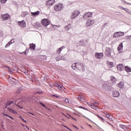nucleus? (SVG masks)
Wrapping results in <instances>:
<instances>
[{
    "label": "nucleus",
    "instance_id": "obj_1",
    "mask_svg": "<svg viewBox=\"0 0 131 131\" xmlns=\"http://www.w3.org/2000/svg\"><path fill=\"white\" fill-rule=\"evenodd\" d=\"M72 68L74 70H79V71H84V66L82 63L80 62H76L73 63L72 65Z\"/></svg>",
    "mask_w": 131,
    "mask_h": 131
},
{
    "label": "nucleus",
    "instance_id": "obj_2",
    "mask_svg": "<svg viewBox=\"0 0 131 131\" xmlns=\"http://www.w3.org/2000/svg\"><path fill=\"white\" fill-rule=\"evenodd\" d=\"M63 6L62 4L59 3L54 6V11L60 12L63 10Z\"/></svg>",
    "mask_w": 131,
    "mask_h": 131
},
{
    "label": "nucleus",
    "instance_id": "obj_3",
    "mask_svg": "<svg viewBox=\"0 0 131 131\" xmlns=\"http://www.w3.org/2000/svg\"><path fill=\"white\" fill-rule=\"evenodd\" d=\"M41 24L43 26H45V27H47L48 26L51 24V21L48 18H44L42 19Z\"/></svg>",
    "mask_w": 131,
    "mask_h": 131
},
{
    "label": "nucleus",
    "instance_id": "obj_4",
    "mask_svg": "<svg viewBox=\"0 0 131 131\" xmlns=\"http://www.w3.org/2000/svg\"><path fill=\"white\" fill-rule=\"evenodd\" d=\"M1 19L3 20V21H6L7 20H9V19H11V15H10V14L8 13L2 14Z\"/></svg>",
    "mask_w": 131,
    "mask_h": 131
},
{
    "label": "nucleus",
    "instance_id": "obj_5",
    "mask_svg": "<svg viewBox=\"0 0 131 131\" xmlns=\"http://www.w3.org/2000/svg\"><path fill=\"white\" fill-rule=\"evenodd\" d=\"M80 14V12L79 10H75L72 13L71 15V19H75L78 15Z\"/></svg>",
    "mask_w": 131,
    "mask_h": 131
},
{
    "label": "nucleus",
    "instance_id": "obj_6",
    "mask_svg": "<svg viewBox=\"0 0 131 131\" xmlns=\"http://www.w3.org/2000/svg\"><path fill=\"white\" fill-rule=\"evenodd\" d=\"M124 35V32H116L114 35H113V37H115V38L119 37V36H122Z\"/></svg>",
    "mask_w": 131,
    "mask_h": 131
},
{
    "label": "nucleus",
    "instance_id": "obj_7",
    "mask_svg": "<svg viewBox=\"0 0 131 131\" xmlns=\"http://www.w3.org/2000/svg\"><path fill=\"white\" fill-rule=\"evenodd\" d=\"M94 23H95V21H94V19H88L86 23V26L87 27H89V26H92V25H93V24H94Z\"/></svg>",
    "mask_w": 131,
    "mask_h": 131
},
{
    "label": "nucleus",
    "instance_id": "obj_8",
    "mask_svg": "<svg viewBox=\"0 0 131 131\" xmlns=\"http://www.w3.org/2000/svg\"><path fill=\"white\" fill-rule=\"evenodd\" d=\"M55 3V0H48L46 3V6H47V7H51V6H53Z\"/></svg>",
    "mask_w": 131,
    "mask_h": 131
},
{
    "label": "nucleus",
    "instance_id": "obj_9",
    "mask_svg": "<svg viewBox=\"0 0 131 131\" xmlns=\"http://www.w3.org/2000/svg\"><path fill=\"white\" fill-rule=\"evenodd\" d=\"M18 23L19 26H20L22 28L26 27V23H25V20H23L21 21H18Z\"/></svg>",
    "mask_w": 131,
    "mask_h": 131
},
{
    "label": "nucleus",
    "instance_id": "obj_10",
    "mask_svg": "<svg viewBox=\"0 0 131 131\" xmlns=\"http://www.w3.org/2000/svg\"><path fill=\"white\" fill-rule=\"evenodd\" d=\"M104 56V53H95V57L97 58V59H102Z\"/></svg>",
    "mask_w": 131,
    "mask_h": 131
},
{
    "label": "nucleus",
    "instance_id": "obj_11",
    "mask_svg": "<svg viewBox=\"0 0 131 131\" xmlns=\"http://www.w3.org/2000/svg\"><path fill=\"white\" fill-rule=\"evenodd\" d=\"M92 15H93L92 13L87 12L84 15L83 18L84 19H88V18H91V17H92Z\"/></svg>",
    "mask_w": 131,
    "mask_h": 131
},
{
    "label": "nucleus",
    "instance_id": "obj_12",
    "mask_svg": "<svg viewBox=\"0 0 131 131\" xmlns=\"http://www.w3.org/2000/svg\"><path fill=\"white\" fill-rule=\"evenodd\" d=\"M105 55H106L107 57H110L111 56V49L110 48L106 49Z\"/></svg>",
    "mask_w": 131,
    "mask_h": 131
},
{
    "label": "nucleus",
    "instance_id": "obj_13",
    "mask_svg": "<svg viewBox=\"0 0 131 131\" xmlns=\"http://www.w3.org/2000/svg\"><path fill=\"white\" fill-rule=\"evenodd\" d=\"M112 94L113 97H115V98H118V96L120 95L119 92L116 91H113Z\"/></svg>",
    "mask_w": 131,
    "mask_h": 131
},
{
    "label": "nucleus",
    "instance_id": "obj_14",
    "mask_svg": "<svg viewBox=\"0 0 131 131\" xmlns=\"http://www.w3.org/2000/svg\"><path fill=\"white\" fill-rule=\"evenodd\" d=\"M106 64L108 67V68H112L114 67V64L113 63V62H110V61H107Z\"/></svg>",
    "mask_w": 131,
    "mask_h": 131
},
{
    "label": "nucleus",
    "instance_id": "obj_15",
    "mask_svg": "<svg viewBox=\"0 0 131 131\" xmlns=\"http://www.w3.org/2000/svg\"><path fill=\"white\" fill-rule=\"evenodd\" d=\"M118 88H119L120 89H122L124 87V82H120L118 84H117Z\"/></svg>",
    "mask_w": 131,
    "mask_h": 131
},
{
    "label": "nucleus",
    "instance_id": "obj_16",
    "mask_svg": "<svg viewBox=\"0 0 131 131\" xmlns=\"http://www.w3.org/2000/svg\"><path fill=\"white\" fill-rule=\"evenodd\" d=\"M117 69L118 70H120V71H121L123 70V64H119L117 65Z\"/></svg>",
    "mask_w": 131,
    "mask_h": 131
},
{
    "label": "nucleus",
    "instance_id": "obj_17",
    "mask_svg": "<svg viewBox=\"0 0 131 131\" xmlns=\"http://www.w3.org/2000/svg\"><path fill=\"white\" fill-rule=\"evenodd\" d=\"M35 48H36V46H35V44L34 43H30V50H35Z\"/></svg>",
    "mask_w": 131,
    "mask_h": 131
},
{
    "label": "nucleus",
    "instance_id": "obj_18",
    "mask_svg": "<svg viewBox=\"0 0 131 131\" xmlns=\"http://www.w3.org/2000/svg\"><path fill=\"white\" fill-rule=\"evenodd\" d=\"M40 13V12H39V11H37L35 12H31V14L32 16H34L35 17H36V16H38Z\"/></svg>",
    "mask_w": 131,
    "mask_h": 131
},
{
    "label": "nucleus",
    "instance_id": "obj_19",
    "mask_svg": "<svg viewBox=\"0 0 131 131\" xmlns=\"http://www.w3.org/2000/svg\"><path fill=\"white\" fill-rule=\"evenodd\" d=\"M105 117H106V118H108V119H110V120H111V119H112V115H110L108 113H105L104 114Z\"/></svg>",
    "mask_w": 131,
    "mask_h": 131
},
{
    "label": "nucleus",
    "instance_id": "obj_20",
    "mask_svg": "<svg viewBox=\"0 0 131 131\" xmlns=\"http://www.w3.org/2000/svg\"><path fill=\"white\" fill-rule=\"evenodd\" d=\"M123 48V45L122 44V43H121L118 47V51L119 52H120L121 51V50H122V49Z\"/></svg>",
    "mask_w": 131,
    "mask_h": 131
},
{
    "label": "nucleus",
    "instance_id": "obj_21",
    "mask_svg": "<svg viewBox=\"0 0 131 131\" xmlns=\"http://www.w3.org/2000/svg\"><path fill=\"white\" fill-rule=\"evenodd\" d=\"M27 15H28V12L27 11H24L21 13V17H22V18H24V17L27 16Z\"/></svg>",
    "mask_w": 131,
    "mask_h": 131
},
{
    "label": "nucleus",
    "instance_id": "obj_22",
    "mask_svg": "<svg viewBox=\"0 0 131 131\" xmlns=\"http://www.w3.org/2000/svg\"><path fill=\"white\" fill-rule=\"evenodd\" d=\"M71 24H70L64 27V29L67 30V31H68V30H69V29H71Z\"/></svg>",
    "mask_w": 131,
    "mask_h": 131
},
{
    "label": "nucleus",
    "instance_id": "obj_23",
    "mask_svg": "<svg viewBox=\"0 0 131 131\" xmlns=\"http://www.w3.org/2000/svg\"><path fill=\"white\" fill-rule=\"evenodd\" d=\"M4 68H5L6 70H8L9 71V72L10 73H13V71L9 67L5 66L4 67Z\"/></svg>",
    "mask_w": 131,
    "mask_h": 131
},
{
    "label": "nucleus",
    "instance_id": "obj_24",
    "mask_svg": "<svg viewBox=\"0 0 131 131\" xmlns=\"http://www.w3.org/2000/svg\"><path fill=\"white\" fill-rule=\"evenodd\" d=\"M12 104H14V102L12 100H10L7 102L6 106H10L12 105Z\"/></svg>",
    "mask_w": 131,
    "mask_h": 131
},
{
    "label": "nucleus",
    "instance_id": "obj_25",
    "mask_svg": "<svg viewBox=\"0 0 131 131\" xmlns=\"http://www.w3.org/2000/svg\"><path fill=\"white\" fill-rule=\"evenodd\" d=\"M63 49H64V47H60V48H59L57 51V54H60L61 53V52H62V50H63Z\"/></svg>",
    "mask_w": 131,
    "mask_h": 131
},
{
    "label": "nucleus",
    "instance_id": "obj_26",
    "mask_svg": "<svg viewBox=\"0 0 131 131\" xmlns=\"http://www.w3.org/2000/svg\"><path fill=\"white\" fill-rule=\"evenodd\" d=\"M125 71L127 72H131V69L127 66L125 67Z\"/></svg>",
    "mask_w": 131,
    "mask_h": 131
},
{
    "label": "nucleus",
    "instance_id": "obj_27",
    "mask_svg": "<svg viewBox=\"0 0 131 131\" xmlns=\"http://www.w3.org/2000/svg\"><path fill=\"white\" fill-rule=\"evenodd\" d=\"M55 86H56V88H57V89L58 90H60V91H61V90H62L63 86H62V85H59V84H56L55 85Z\"/></svg>",
    "mask_w": 131,
    "mask_h": 131
},
{
    "label": "nucleus",
    "instance_id": "obj_28",
    "mask_svg": "<svg viewBox=\"0 0 131 131\" xmlns=\"http://www.w3.org/2000/svg\"><path fill=\"white\" fill-rule=\"evenodd\" d=\"M123 10L125 12L127 13L128 14H131L130 10H128L127 8H123Z\"/></svg>",
    "mask_w": 131,
    "mask_h": 131
},
{
    "label": "nucleus",
    "instance_id": "obj_29",
    "mask_svg": "<svg viewBox=\"0 0 131 131\" xmlns=\"http://www.w3.org/2000/svg\"><path fill=\"white\" fill-rule=\"evenodd\" d=\"M9 110L10 111V112H11V113H13V114H17V112L14 111L13 110L9 108Z\"/></svg>",
    "mask_w": 131,
    "mask_h": 131
},
{
    "label": "nucleus",
    "instance_id": "obj_30",
    "mask_svg": "<svg viewBox=\"0 0 131 131\" xmlns=\"http://www.w3.org/2000/svg\"><path fill=\"white\" fill-rule=\"evenodd\" d=\"M13 41V40H11L8 44H7L5 46V48H8V47H9L10 45H12V43H13V42H12Z\"/></svg>",
    "mask_w": 131,
    "mask_h": 131
},
{
    "label": "nucleus",
    "instance_id": "obj_31",
    "mask_svg": "<svg viewBox=\"0 0 131 131\" xmlns=\"http://www.w3.org/2000/svg\"><path fill=\"white\" fill-rule=\"evenodd\" d=\"M14 80H15V78H9L8 79V81H9V82H14Z\"/></svg>",
    "mask_w": 131,
    "mask_h": 131
},
{
    "label": "nucleus",
    "instance_id": "obj_32",
    "mask_svg": "<svg viewBox=\"0 0 131 131\" xmlns=\"http://www.w3.org/2000/svg\"><path fill=\"white\" fill-rule=\"evenodd\" d=\"M121 2L123 4H126V5H129V3H127L126 1H125L124 0H121Z\"/></svg>",
    "mask_w": 131,
    "mask_h": 131
},
{
    "label": "nucleus",
    "instance_id": "obj_33",
    "mask_svg": "<svg viewBox=\"0 0 131 131\" xmlns=\"http://www.w3.org/2000/svg\"><path fill=\"white\" fill-rule=\"evenodd\" d=\"M7 1H8V0H1V3L2 4H6V3L7 2Z\"/></svg>",
    "mask_w": 131,
    "mask_h": 131
},
{
    "label": "nucleus",
    "instance_id": "obj_34",
    "mask_svg": "<svg viewBox=\"0 0 131 131\" xmlns=\"http://www.w3.org/2000/svg\"><path fill=\"white\" fill-rule=\"evenodd\" d=\"M40 104L41 106H43V107H45V108H46V109H48V107H47V106H46V105L43 104V103L40 102Z\"/></svg>",
    "mask_w": 131,
    "mask_h": 131
},
{
    "label": "nucleus",
    "instance_id": "obj_35",
    "mask_svg": "<svg viewBox=\"0 0 131 131\" xmlns=\"http://www.w3.org/2000/svg\"><path fill=\"white\" fill-rule=\"evenodd\" d=\"M69 116L71 118H72V119H73L75 121H76V119L73 118V117L71 116V115H69Z\"/></svg>",
    "mask_w": 131,
    "mask_h": 131
},
{
    "label": "nucleus",
    "instance_id": "obj_36",
    "mask_svg": "<svg viewBox=\"0 0 131 131\" xmlns=\"http://www.w3.org/2000/svg\"><path fill=\"white\" fill-rule=\"evenodd\" d=\"M20 118L21 119V120H23V121H24L25 122H27L26 120H24V118H23V117H20Z\"/></svg>",
    "mask_w": 131,
    "mask_h": 131
},
{
    "label": "nucleus",
    "instance_id": "obj_37",
    "mask_svg": "<svg viewBox=\"0 0 131 131\" xmlns=\"http://www.w3.org/2000/svg\"><path fill=\"white\" fill-rule=\"evenodd\" d=\"M16 106L19 108V109H23V107L20 106V105L17 104Z\"/></svg>",
    "mask_w": 131,
    "mask_h": 131
},
{
    "label": "nucleus",
    "instance_id": "obj_38",
    "mask_svg": "<svg viewBox=\"0 0 131 131\" xmlns=\"http://www.w3.org/2000/svg\"><path fill=\"white\" fill-rule=\"evenodd\" d=\"M63 126H64V127H66V128L69 129V130L72 131V130H71V129L68 128V127H67V126L63 125Z\"/></svg>",
    "mask_w": 131,
    "mask_h": 131
},
{
    "label": "nucleus",
    "instance_id": "obj_39",
    "mask_svg": "<svg viewBox=\"0 0 131 131\" xmlns=\"http://www.w3.org/2000/svg\"><path fill=\"white\" fill-rule=\"evenodd\" d=\"M41 58L42 59H47V57L45 55L41 56Z\"/></svg>",
    "mask_w": 131,
    "mask_h": 131
},
{
    "label": "nucleus",
    "instance_id": "obj_40",
    "mask_svg": "<svg viewBox=\"0 0 131 131\" xmlns=\"http://www.w3.org/2000/svg\"><path fill=\"white\" fill-rule=\"evenodd\" d=\"M79 108H81V109H84V110H86V108L85 107L82 106H79Z\"/></svg>",
    "mask_w": 131,
    "mask_h": 131
},
{
    "label": "nucleus",
    "instance_id": "obj_41",
    "mask_svg": "<svg viewBox=\"0 0 131 131\" xmlns=\"http://www.w3.org/2000/svg\"><path fill=\"white\" fill-rule=\"evenodd\" d=\"M22 125H23V126H25L26 128H27V129L29 130V127H28V126H27V125H25L24 124H22Z\"/></svg>",
    "mask_w": 131,
    "mask_h": 131
},
{
    "label": "nucleus",
    "instance_id": "obj_42",
    "mask_svg": "<svg viewBox=\"0 0 131 131\" xmlns=\"http://www.w3.org/2000/svg\"><path fill=\"white\" fill-rule=\"evenodd\" d=\"M52 97H56V98H59V96L58 95H53Z\"/></svg>",
    "mask_w": 131,
    "mask_h": 131
},
{
    "label": "nucleus",
    "instance_id": "obj_43",
    "mask_svg": "<svg viewBox=\"0 0 131 131\" xmlns=\"http://www.w3.org/2000/svg\"><path fill=\"white\" fill-rule=\"evenodd\" d=\"M89 106H90V107H94V106H95V105H94V104L91 103L90 104H89Z\"/></svg>",
    "mask_w": 131,
    "mask_h": 131
},
{
    "label": "nucleus",
    "instance_id": "obj_44",
    "mask_svg": "<svg viewBox=\"0 0 131 131\" xmlns=\"http://www.w3.org/2000/svg\"><path fill=\"white\" fill-rule=\"evenodd\" d=\"M97 116H98V117L99 118H100V119H101V120H104V118H102V117H101L100 116H98V115H97Z\"/></svg>",
    "mask_w": 131,
    "mask_h": 131
},
{
    "label": "nucleus",
    "instance_id": "obj_45",
    "mask_svg": "<svg viewBox=\"0 0 131 131\" xmlns=\"http://www.w3.org/2000/svg\"><path fill=\"white\" fill-rule=\"evenodd\" d=\"M3 115H4V116H7V117H9V115H7L5 113L3 114Z\"/></svg>",
    "mask_w": 131,
    "mask_h": 131
},
{
    "label": "nucleus",
    "instance_id": "obj_46",
    "mask_svg": "<svg viewBox=\"0 0 131 131\" xmlns=\"http://www.w3.org/2000/svg\"><path fill=\"white\" fill-rule=\"evenodd\" d=\"M119 7L120 8V9H121V10H123V9H125L124 8L122 7V6H119Z\"/></svg>",
    "mask_w": 131,
    "mask_h": 131
},
{
    "label": "nucleus",
    "instance_id": "obj_47",
    "mask_svg": "<svg viewBox=\"0 0 131 131\" xmlns=\"http://www.w3.org/2000/svg\"><path fill=\"white\" fill-rule=\"evenodd\" d=\"M8 117H9V118H10L11 119H12V120H14V118H13V117H11V116H8Z\"/></svg>",
    "mask_w": 131,
    "mask_h": 131
},
{
    "label": "nucleus",
    "instance_id": "obj_48",
    "mask_svg": "<svg viewBox=\"0 0 131 131\" xmlns=\"http://www.w3.org/2000/svg\"><path fill=\"white\" fill-rule=\"evenodd\" d=\"M124 126V125H120V127H121V128H123Z\"/></svg>",
    "mask_w": 131,
    "mask_h": 131
},
{
    "label": "nucleus",
    "instance_id": "obj_49",
    "mask_svg": "<svg viewBox=\"0 0 131 131\" xmlns=\"http://www.w3.org/2000/svg\"><path fill=\"white\" fill-rule=\"evenodd\" d=\"M78 99H79V100H82V98L80 97H78Z\"/></svg>",
    "mask_w": 131,
    "mask_h": 131
},
{
    "label": "nucleus",
    "instance_id": "obj_50",
    "mask_svg": "<svg viewBox=\"0 0 131 131\" xmlns=\"http://www.w3.org/2000/svg\"><path fill=\"white\" fill-rule=\"evenodd\" d=\"M66 102H68V99H66Z\"/></svg>",
    "mask_w": 131,
    "mask_h": 131
},
{
    "label": "nucleus",
    "instance_id": "obj_51",
    "mask_svg": "<svg viewBox=\"0 0 131 131\" xmlns=\"http://www.w3.org/2000/svg\"><path fill=\"white\" fill-rule=\"evenodd\" d=\"M30 114H32V115H34V114H33V113H30Z\"/></svg>",
    "mask_w": 131,
    "mask_h": 131
},
{
    "label": "nucleus",
    "instance_id": "obj_52",
    "mask_svg": "<svg viewBox=\"0 0 131 131\" xmlns=\"http://www.w3.org/2000/svg\"><path fill=\"white\" fill-rule=\"evenodd\" d=\"M89 126H90V127H92V125H89Z\"/></svg>",
    "mask_w": 131,
    "mask_h": 131
},
{
    "label": "nucleus",
    "instance_id": "obj_53",
    "mask_svg": "<svg viewBox=\"0 0 131 131\" xmlns=\"http://www.w3.org/2000/svg\"><path fill=\"white\" fill-rule=\"evenodd\" d=\"M74 127H75L76 128H77V127L76 126H74Z\"/></svg>",
    "mask_w": 131,
    "mask_h": 131
},
{
    "label": "nucleus",
    "instance_id": "obj_54",
    "mask_svg": "<svg viewBox=\"0 0 131 131\" xmlns=\"http://www.w3.org/2000/svg\"><path fill=\"white\" fill-rule=\"evenodd\" d=\"M24 53L25 54V55H26V52H24Z\"/></svg>",
    "mask_w": 131,
    "mask_h": 131
},
{
    "label": "nucleus",
    "instance_id": "obj_55",
    "mask_svg": "<svg viewBox=\"0 0 131 131\" xmlns=\"http://www.w3.org/2000/svg\"><path fill=\"white\" fill-rule=\"evenodd\" d=\"M15 102H16L17 101V100H15Z\"/></svg>",
    "mask_w": 131,
    "mask_h": 131
},
{
    "label": "nucleus",
    "instance_id": "obj_56",
    "mask_svg": "<svg viewBox=\"0 0 131 131\" xmlns=\"http://www.w3.org/2000/svg\"><path fill=\"white\" fill-rule=\"evenodd\" d=\"M96 1H98V0H96Z\"/></svg>",
    "mask_w": 131,
    "mask_h": 131
},
{
    "label": "nucleus",
    "instance_id": "obj_57",
    "mask_svg": "<svg viewBox=\"0 0 131 131\" xmlns=\"http://www.w3.org/2000/svg\"><path fill=\"white\" fill-rule=\"evenodd\" d=\"M0 8H1V6H0Z\"/></svg>",
    "mask_w": 131,
    "mask_h": 131
}]
</instances>
